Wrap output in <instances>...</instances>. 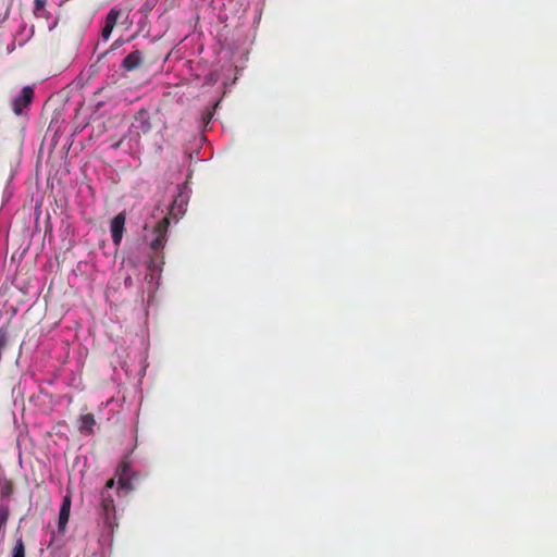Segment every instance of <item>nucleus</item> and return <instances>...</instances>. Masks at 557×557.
Returning a JSON list of instances; mask_svg holds the SVG:
<instances>
[{"label": "nucleus", "mask_w": 557, "mask_h": 557, "mask_svg": "<svg viewBox=\"0 0 557 557\" xmlns=\"http://www.w3.org/2000/svg\"><path fill=\"white\" fill-rule=\"evenodd\" d=\"M170 226V218L164 216L161 219L153 231L154 237L150 242V248L154 251L162 249L166 243V233Z\"/></svg>", "instance_id": "nucleus-2"}, {"label": "nucleus", "mask_w": 557, "mask_h": 557, "mask_svg": "<svg viewBox=\"0 0 557 557\" xmlns=\"http://www.w3.org/2000/svg\"><path fill=\"white\" fill-rule=\"evenodd\" d=\"M114 26L113 25H110V24H107L104 25V27L102 28V32H101V35L104 39H108L113 30Z\"/></svg>", "instance_id": "nucleus-14"}, {"label": "nucleus", "mask_w": 557, "mask_h": 557, "mask_svg": "<svg viewBox=\"0 0 557 557\" xmlns=\"http://www.w3.org/2000/svg\"><path fill=\"white\" fill-rule=\"evenodd\" d=\"M132 284V277L128 276L125 278V285H131Z\"/></svg>", "instance_id": "nucleus-17"}, {"label": "nucleus", "mask_w": 557, "mask_h": 557, "mask_svg": "<svg viewBox=\"0 0 557 557\" xmlns=\"http://www.w3.org/2000/svg\"><path fill=\"white\" fill-rule=\"evenodd\" d=\"M8 520H9V509L4 506H0V534L4 533Z\"/></svg>", "instance_id": "nucleus-12"}, {"label": "nucleus", "mask_w": 557, "mask_h": 557, "mask_svg": "<svg viewBox=\"0 0 557 557\" xmlns=\"http://www.w3.org/2000/svg\"><path fill=\"white\" fill-rule=\"evenodd\" d=\"M124 138H125V136H124V137H122L119 141L114 143V144L112 145V148H113V149H119V148L121 147V145H122V143H123Z\"/></svg>", "instance_id": "nucleus-16"}, {"label": "nucleus", "mask_w": 557, "mask_h": 557, "mask_svg": "<svg viewBox=\"0 0 557 557\" xmlns=\"http://www.w3.org/2000/svg\"><path fill=\"white\" fill-rule=\"evenodd\" d=\"M96 425V420L94 414L86 413L79 417V425L78 431L83 434L90 435L94 433V426Z\"/></svg>", "instance_id": "nucleus-7"}, {"label": "nucleus", "mask_w": 557, "mask_h": 557, "mask_svg": "<svg viewBox=\"0 0 557 557\" xmlns=\"http://www.w3.org/2000/svg\"><path fill=\"white\" fill-rule=\"evenodd\" d=\"M143 63V53L139 50H135L127 54L123 62L122 67L126 71H134L138 69Z\"/></svg>", "instance_id": "nucleus-6"}, {"label": "nucleus", "mask_w": 557, "mask_h": 557, "mask_svg": "<svg viewBox=\"0 0 557 557\" xmlns=\"http://www.w3.org/2000/svg\"><path fill=\"white\" fill-rule=\"evenodd\" d=\"M14 484L11 480L4 479L0 481L1 497H10L13 494Z\"/></svg>", "instance_id": "nucleus-11"}, {"label": "nucleus", "mask_w": 557, "mask_h": 557, "mask_svg": "<svg viewBox=\"0 0 557 557\" xmlns=\"http://www.w3.org/2000/svg\"><path fill=\"white\" fill-rule=\"evenodd\" d=\"M46 5V0H35L34 13L38 14L41 10H44Z\"/></svg>", "instance_id": "nucleus-15"}, {"label": "nucleus", "mask_w": 557, "mask_h": 557, "mask_svg": "<svg viewBox=\"0 0 557 557\" xmlns=\"http://www.w3.org/2000/svg\"><path fill=\"white\" fill-rule=\"evenodd\" d=\"M25 543L22 536H20L15 540V544L11 550V557H25Z\"/></svg>", "instance_id": "nucleus-10"}, {"label": "nucleus", "mask_w": 557, "mask_h": 557, "mask_svg": "<svg viewBox=\"0 0 557 557\" xmlns=\"http://www.w3.org/2000/svg\"><path fill=\"white\" fill-rule=\"evenodd\" d=\"M129 470V466L126 462L120 465L117 474H119V485L122 490L132 488L131 482L126 479V473Z\"/></svg>", "instance_id": "nucleus-9"}, {"label": "nucleus", "mask_w": 557, "mask_h": 557, "mask_svg": "<svg viewBox=\"0 0 557 557\" xmlns=\"http://www.w3.org/2000/svg\"><path fill=\"white\" fill-rule=\"evenodd\" d=\"M137 124L135 128L137 129V137L140 135H147L152 131V125L149 117L145 113H140L136 117Z\"/></svg>", "instance_id": "nucleus-8"}, {"label": "nucleus", "mask_w": 557, "mask_h": 557, "mask_svg": "<svg viewBox=\"0 0 557 557\" xmlns=\"http://www.w3.org/2000/svg\"><path fill=\"white\" fill-rule=\"evenodd\" d=\"M34 100V88L25 86L12 101V110L16 115H21L24 109L28 108Z\"/></svg>", "instance_id": "nucleus-3"}, {"label": "nucleus", "mask_w": 557, "mask_h": 557, "mask_svg": "<svg viewBox=\"0 0 557 557\" xmlns=\"http://www.w3.org/2000/svg\"><path fill=\"white\" fill-rule=\"evenodd\" d=\"M126 222V213L125 211L120 212L111 220V236L114 245L119 246L123 238L124 230Z\"/></svg>", "instance_id": "nucleus-4"}, {"label": "nucleus", "mask_w": 557, "mask_h": 557, "mask_svg": "<svg viewBox=\"0 0 557 557\" xmlns=\"http://www.w3.org/2000/svg\"><path fill=\"white\" fill-rule=\"evenodd\" d=\"M120 15V11L111 10L107 15L106 23L115 26L117 18Z\"/></svg>", "instance_id": "nucleus-13"}, {"label": "nucleus", "mask_w": 557, "mask_h": 557, "mask_svg": "<svg viewBox=\"0 0 557 557\" xmlns=\"http://www.w3.org/2000/svg\"><path fill=\"white\" fill-rule=\"evenodd\" d=\"M114 479L107 481L104 487L100 492V513L103 519V523L112 528L115 521V505L111 490L114 487Z\"/></svg>", "instance_id": "nucleus-1"}, {"label": "nucleus", "mask_w": 557, "mask_h": 557, "mask_svg": "<svg viewBox=\"0 0 557 557\" xmlns=\"http://www.w3.org/2000/svg\"><path fill=\"white\" fill-rule=\"evenodd\" d=\"M71 506H72V496L71 494L64 495L62 499V504L59 510V518H58V530L61 534H64L66 531V525L70 519V512H71Z\"/></svg>", "instance_id": "nucleus-5"}]
</instances>
